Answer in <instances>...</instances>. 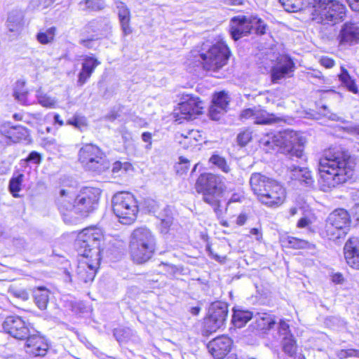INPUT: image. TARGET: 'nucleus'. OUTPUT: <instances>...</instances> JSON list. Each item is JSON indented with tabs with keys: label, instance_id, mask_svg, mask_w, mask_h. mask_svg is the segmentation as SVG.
I'll return each mask as SVG.
<instances>
[{
	"label": "nucleus",
	"instance_id": "nucleus-1",
	"mask_svg": "<svg viewBox=\"0 0 359 359\" xmlns=\"http://www.w3.org/2000/svg\"><path fill=\"white\" fill-rule=\"evenodd\" d=\"M354 165L350 156L339 149L325 150L318 160L321 190L330 191L345 183L353 175Z\"/></svg>",
	"mask_w": 359,
	"mask_h": 359
},
{
	"label": "nucleus",
	"instance_id": "nucleus-2",
	"mask_svg": "<svg viewBox=\"0 0 359 359\" xmlns=\"http://www.w3.org/2000/svg\"><path fill=\"white\" fill-rule=\"evenodd\" d=\"M250 184L258 201L267 207L277 208L285 200L286 191L283 185L259 172L251 175Z\"/></svg>",
	"mask_w": 359,
	"mask_h": 359
},
{
	"label": "nucleus",
	"instance_id": "nucleus-3",
	"mask_svg": "<svg viewBox=\"0 0 359 359\" xmlns=\"http://www.w3.org/2000/svg\"><path fill=\"white\" fill-rule=\"evenodd\" d=\"M260 144L267 151L277 150L297 158H301L303 154L304 140L297 132L291 130L266 134L261 139Z\"/></svg>",
	"mask_w": 359,
	"mask_h": 359
},
{
	"label": "nucleus",
	"instance_id": "nucleus-4",
	"mask_svg": "<svg viewBox=\"0 0 359 359\" xmlns=\"http://www.w3.org/2000/svg\"><path fill=\"white\" fill-rule=\"evenodd\" d=\"M195 189L197 193L202 194L203 201L210 205L216 213L220 210V198L225 190L222 176L212 173L201 174Z\"/></svg>",
	"mask_w": 359,
	"mask_h": 359
},
{
	"label": "nucleus",
	"instance_id": "nucleus-5",
	"mask_svg": "<svg viewBox=\"0 0 359 359\" xmlns=\"http://www.w3.org/2000/svg\"><path fill=\"white\" fill-rule=\"evenodd\" d=\"M129 248L133 260L137 264H144L155 252V236L148 228H137L130 235Z\"/></svg>",
	"mask_w": 359,
	"mask_h": 359
},
{
	"label": "nucleus",
	"instance_id": "nucleus-6",
	"mask_svg": "<svg viewBox=\"0 0 359 359\" xmlns=\"http://www.w3.org/2000/svg\"><path fill=\"white\" fill-rule=\"evenodd\" d=\"M310 9L311 20L322 25H334L346 14V7L335 0H314Z\"/></svg>",
	"mask_w": 359,
	"mask_h": 359
},
{
	"label": "nucleus",
	"instance_id": "nucleus-7",
	"mask_svg": "<svg viewBox=\"0 0 359 359\" xmlns=\"http://www.w3.org/2000/svg\"><path fill=\"white\" fill-rule=\"evenodd\" d=\"M104 236L100 229L90 227L82 230L78 234L75 241V247L79 255L83 257H100V253L104 251L105 246Z\"/></svg>",
	"mask_w": 359,
	"mask_h": 359
},
{
	"label": "nucleus",
	"instance_id": "nucleus-8",
	"mask_svg": "<svg viewBox=\"0 0 359 359\" xmlns=\"http://www.w3.org/2000/svg\"><path fill=\"white\" fill-rule=\"evenodd\" d=\"M230 51L224 41L215 44L205 43L199 51L203 68L206 71L216 72L223 67L229 60Z\"/></svg>",
	"mask_w": 359,
	"mask_h": 359
},
{
	"label": "nucleus",
	"instance_id": "nucleus-9",
	"mask_svg": "<svg viewBox=\"0 0 359 359\" xmlns=\"http://www.w3.org/2000/svg\"><path fill=\"white\" fill-rule=\"evenodd\" d=\"M112 208L123 224H130L135 221L139 212L137 200L129 192L116 193L112 198Z\"/></svg>",
	"mask_w": 359,
	"mask_h": 359
},
{
	"label": "nucleus",
	"instance_id": "nucleus-10",
	"mask_svg": "<svg viewBox=\"0 0 359 359\" xmlns=\"http://www.w3.org/2000/svg\"><path fill=\"white\" fill-rule=\"evenodd\" d=\"M79 161L86 170L97 174L109 168L104 152L93 144H86L79 149Z\"/></svg>",
	"mask_w": 359,
	"mask_h": 359
},
{
	"label": "nucleus",
	"instance_id": "nucleus-11",
	"mask_svg": "<svg viewBox=\"0 0 359 359\" xmlns=\"http://www.w3.org/2000/svg\"><path fill=\"white\" fill-rule=\"evenodd\" d=\"M266 25L262 19L254 15H238L231 20L230 34L234 41L255 30L256 34L265 33Z\"/></svg>",
	"mask_w": 359,
	"mask_h": 359
},
{
	"label": "nucleus",
	"instance_id": "nucleus-12",
	"mask_svg": "<svg viewBox=\"0 0 359 359\" xmlns=\"http://www.w3.org/2000/svg\"><path fill=\"white\" fill-rule=\"evenodd\" d=\"M228 305L225 302H215L209 308V315L203 323V335L208 336L225 325L228 316Z\"/></svg>",
	"mask_w": 359,
	"mask_h": 359
},
{
	"label": "nucleus",
	"instance_id": "nucleus-13",
	"mask_svg": "<svg viewBox=\"0 0 359 359\" xmlns=\"http://www.w3.org/2000/svg\"><path fill=\"white\" fill-rule=\"evenodd\" d=\"M101 191L95 187H83L76 196V215L80 217H86L93 211L97 205Z\"/></svg>",
	"mask_w": 359,
	"mask_h": 359
},
{
	"label": "nucleus",
	"instance_id": "nucleus-14",
	"mask_svg": "<svg viewBox=\"0 0 359 359\" xmlns=\"http://www.w3.org/2000/svg\"><path fill=\"white\" fill-rule=\"evenodd\" d=\"M75 199L76 195L70 189H61L55 199L56 205L67 224H74L79 220L76 215Z\"/></svg>",
	"mask_w": 359,
	"mask_h": 359
},
{
	"label": "nucleus",
	"instance_id": "nucleus-15",
	"mask_svg": "<svg viewBox=\"0 0 359 359\" xmlns=\"http://www.w3.org/2000/svg\"><path fill=\"white\" fill-rule=\"evenodd\" d=\"M2 327L6 333L18 340H25L34 330L29 323L18 316L6 318L2 323Z\"/></svg>",
	"mask_w": 359,
	"mask_h": 359
},
{
	"label": "nucleus",
	"instance_id": "nucleus-16",
	"mask_svg": "<svg viewBox=\"0 0 359 359\" xmlns=\"http://www.w3.org/2000/svg\"><path fill=\"white\" fill-rule=\"evenodd\" d=\"M186 97L174 112L176 121L179 123H182L183 120L192 119L196 115L202 114V102L198 97L189 95Z\"/></svg>",
	"mask_w": 359,
	"mask_h": 359
},
{
	"label": "nucleus",
	"instance_id": "nucleus-17",
	"mask_svg": "<svg viewBox=\"0 0 359 359\" xmlns=\"http://www.w3.org/2000/svg\"><path fill=\"white\" fill-rule=\"evenodd\" d=\"M242 121L251 120L255 124L270 125L279 123L283 118L273 114H269L261 106L243 109L240 114Z\"/></svg>",
	"mask_w": 359,
	"mask_h": 359
},
{
	"label": "nucleus",
	"instance_id": "nucleus-18",
	"mask_svg": "<svg viewBox=\"0 0 359 359\" xmlns=\"http://www.w3.org/2000/svg\"><path fill=\"white\" fill-rule=\"evenodd\" d=\"M294 69L295 65L292 58L287 55H280L271 69L272 82L276 83L280 79L292 76Z\"/></svg>",
	"mask_w": 359,
	"mask_h": 359
},
{
	"label": "nucleus",
	"instance_id": "nucleus-19",
	"mask_svg": "<svg viewBox=\"0 0 359 359\" xmlns=\"http://www.w3.org/2000/svg\"><path fill=\"white\" fill-rule=\"evenodd\" d=\"M25 339V351L29 355L36 357L44 356L46 354L48 349V343L36 330L34 329Z\"/></svg>",
	"mask_w": 359,
	"mask_h": 359
},
{
	"label": "nucleus",
	"instance_id": "nucleus-20",
	"mask_svg": "<svg viewBox=\"0 0 359 359\" xmlns=\"http://www.w3.org/2000/svg\"><path fill=\"white\" fill-rule=\"evenodd\" d=\"M232 344L231 338L221 335L210 341L207 348L214 359H223L230 352Z\"/></svg>",
	"mask_w": 359,
	"mask_h": 359
},
{
	"label": "nucleus",
	"instance_id": "nucleus-21",
	"mask_svg": "<svg viewBox=\"0 0 359 359\" xmlns=\"http://www.w3.org/2000/svg\"><path fill=\"white\" fill-rule=\"evenodd\" d=\"M7 34L11 40L18 38L24 27V14L21 11H12L9 13L6 22Z\"/></svg>",
	"mask_w": 359,
	"mask_h": 359
},
{
	"label": "nucleus",
	"instance_id": "nucleus-22",
	"mask_svg": "<svg viewBox=\"0 0 359 359\" xmlns=\"http://www.w3.org/2000/svg\"><path fill=\"white\" fill-rule=\"evenodd\" d=\"M344 254L347 264L359 270V239L357 237H351L346 242Z\"/></svg>",
	"mask_w": 359,
	"mask_h": 359
},
{
	"label": "nucleus",
	"instance_id": "nucleus-23",
	"mask_svg": "<svg viewBox=\"0 0 359 359\" xmlns=\"http://www.w3.org/2000/svg\"><path fill=\"white\" fill-rule=\"evenodd\" d=\"M338 39L341 45L353 46L359 43V25L346 22L341 27Z\"/></svg>",
	"mask_w": 359,
	"mask_h": 359
},
{
	"label": "nucleus",
	"instance_id": "nucleus-24",
	"mask_svg": "<svg viewBox=\"0 0 359 359\" xmlns=\"http://www.w3.org/2000/svg\"><path fill=\"white\" fill-rule=\"evenodd\" d=\"M90 260L81 261L77 267L79 278L85 283L92 281L100 264V257L90 258Z\"/></svg>",
	"mask_w": 359,
	"mask_h": 359
},
{
	"label": "nucleus",
	"instance_id": "nucleus-25",
	"mask_svg": "<svg viewBox=\"0 0 359 359\" xmlns=\"http://www.w3.org/2000/svg\"><path fill=\"white\" fill-rule=\"evenodd\" d=\"M230 98L224 91L216 93L212 98V104L210 107V116L212 120H218L219 114L226 111Z\"/></svg>",
	"mask_w": 359,
	"mask_h": 359
},
{
	"label": "nucleus",
	"instance_id": "nucleus-26",
	"mask_svg": "<svg viewBox=\"0 0 359 359\" xmlns=\"http://www.w3.org/2000/svg\"><path fill=\"white\" fill-rule=\"evenodd\" d=\"M100 64V62L93 56H83L81 69L78 75L77 85L82 86L86 83Z\"/></svg>",
	"mask_w": 359,
	"mask_h": 359
},
{
	"label": "nucleus",
	"instance_id": "nucleus-27",
	"mask_svg": "<svg viewBox=\"0 0 359 359\" xmlns=\"http://www.w3.org/2000/svg\"><path fill=\"white\" fill-rule=\"evenodd\" d=\"M276 324L274 317L266 313L257 312L254 315L252 326L254 329L266 332Z\"/></svg>",
	"mask_w": 359,
	"mask_h": 359
},
{
	"label": "nucleus",
	"instance_id": "nucleus-28",
	"mask_svg": "<svg viewBox=\"0 0 359 359\" xmlns=\"http://www.w3.org/2000/svg\"><path fill=\"white\" fill-rule=\"evenodd\" d=\"M289 169L290 172V178L292 180H297L301 183H304L307 186H310L313 183L314 181L311 172L307 168L292 165Z\"/></svg>",
	"mask_w": 359,
	"mask_h": 359
},
{
	"label": "nucleus",
	"instance_id": "nucleus-29",
	"mask_svg": "<svg viewBox=\"0 0 359 359\" xmlns=\"http://www.w3.org/2000/svg\"><path fill=\"white\" fill-rule=\"evenodd\" d=\"M332 224L344 229L348 230L350 217L348 212L344 209H337L330 214L327 219Z\"/></svg>",
	"mask_w": 359,
	"mask_h": 359
},
{
	"label": "nucleus",
	"instance_id": "nucleus-30",
	"mask_svg": "<svg viewBox=\"0 0 359 359\" xmlns=\"http://www.w3.org/2000/svg\"><path fill=\"white\" fill-rule=\"evenodd\" d=\"M116 9L123 32L124 35H128L132 32L130 11L123 2L116 3Z\"/></svg>",
	"mask_w": 359,
	"mask_h": 359
},
{
	"label": "nucleus",
	"instance_id": "nucleus-31",
	"mask_svg": "<svg viewBox=\"0 0 359 359\" xmlns=\"http://www.w3.org/2000/svg\"><path fill=\"white\" fill-rule=\"evenodd\" d=\"M88 28L96 32L97 39L106 36L111 29L110 22L107 18H99L91 21Z\"/></svg>",
	"mask_w": 359,
	"mask_h": 359
},
{
	"label": "nucleus",
	"instance_id": "nucleus-32",
	"mask_svg": "<svg viewBox=\"0 0 359 359\" xmlns=\"http://www.w3.org/2000/svg\"><path fill=\"white\" fill-rule=\"evenodd\" d=\"M253 317L254 315L251 311L235 307L233 309L231 322L235 327L241 328L244 327L249 320L253 319Z\"/></svg>",
	"mask_w": 359,
	"mask_h": 359
},
{
	"label": "nucleus",
	"instance_id": "nucleus-33",
	"mask_svg": "<svg viewBox=\"0 0 359 359\" xmlns=\"http://www.w3.org/2000/svg\"><path fill=\"white\" fill-rule=\"evenodd\" d=\"M1 132L13 142L27 140L29 137L28 130L21 126L11 127L6 133L3 130H1Z\"/></svg>",
	"mask_w": 359,
	"mask_h": 359
},
{
	"label": "nucleus",
	"instance_id": "nucleus-34",
	"mask_svg": "<svg viewBox=\"0 0 359 359\" xmlns=\"http://www.w3.org/2000/svg\"><path fill=\"white\" fill-rule=\"evenodd\" d=\"M347 230L344 229L338 226L332 224L331 222L326 221L325 226V234L329 240L335 241L347 233Z\"/></svg>",
	"mask_w": 359,
	"mask_h": 359
},
{
	"label": "nucleus",
	"instance_id": "nucleus-35",
	"mask_svg": "<svg viewBox=\"0 0 359 359\" xmlns=\"http://www.w3.org/2000/svg\"><path fill=\"white\" fill-rule=\"evenodd\" d=\"M339 79L350 92L354 94L358 93V88L355 80L352 79L347 69L344 67H341V72L339 74Z\"/></svg>",
	"mask_w": 359,
	"mask_h": 359
},
{
	"label": "nucleus",
	"instance_id": "nucleus-36",
	"mask_svg": "<svg viewBox=\"0 0 359 359\" xmlns=\"http://www.w3.org/2000/svg\"><path fill=\"white\" fill-rule=\"evenodd\" d=\"M49 291L44 287H38L34 292L35 304L41 310L46 309L48 303Z\"/></svg>",
	"mask_w": 359,
	"mask_h": 359
},
{
	"label": "nucleus",
	"instance_id": "nucleus-37",
	"mask_svg": "<svg viewBox=\"0 0 359 359\" xmlns=\"http://www.w3.org/2000/svg\"><path fill=\"white\" fill-rule=\"evenodd\" d=\"M283 244L293 249H310L313 245L306 240L299 239L292 236H287L282 241Z\"/></svg>",
	"mask_w": 359,
	"mask_h": 359
},
{
	"label": "nucleus",
	"instance_id": "nucleus-38",
	"mask_svg": "<svg viewBox=\"0 0 359 359\" xmlns=\"http://www.w3.org/2000/svg\"><path fill=\"white\" fill-rule=\"evenodd\" d=\"M283 352L290 357H293L297 353V344L294 337H283L282 341Z\"/></svg>",
	"mask_w": 359,
	"mask_h": 359
},
{
	"label": "nucleus",
	"instance_id": "nucleus-39",
	"mask_svg": "<svg viewBox=\"0 0 359 359\" xmlns=\"http://www.w3.org/2000/svg\"><path fill=\"white\" fill-rule=\"evenodd\" d=\"M36 97L39 104L43 107L54 109L57 105V100L51 97L41 90H39L36 91Z\"/></svg>",
	"mask_w": 359,
	"mask_h": 359
},
{
	"label": "nucleus",
	"instance_id": "nucleus-40",
	"mask_svg": "<svg viewBox=\"0 0 359 359\" xmlns=\"http://www.w3.org/2000/svg\"><path fill=\"white\" fill-rule=\"evenodd\" d=\"M209 161L224 173H230L231 171V168L227 161L219 155H212L210 158Z\"/></svg>",
	"mask_w": 359,
	"mask_h": 359
},
{
	"label": "nucleus",
	"instance_id": "nucleus-41",
	"mask_svg": "<svg viewBox=\"0 0 359 359\" xmlns=\"http://www.w3.org/2000/svg\"><path fill=\"white\" fill-rule=\"evenodd\" d=\"M24 179V175L18 173L17 175H13L9 182V191L13 196L18 197V193L21 190V185Z\"/></svg>",
	"mask_w": 359,
	"mask_h": 359
},
{
	"label": "nucleus",
	"instance_id": "nucleus-42",
	"mask_svg": "<svg viewBox=\"0 0 359 359\" xmlns=\"http://www.w3.org/2000/svg\"><path fill=\"white\" fill-rule=\"evenodd\" d=\"M67 124L74 126L75 128L83 131L88 128V123L86 117L75 114L67 121Z\"/></svg>",
	"mask_w": 359,
	"mask_h": 359
},
{
	"label": "nucleus",
	"instance_id": "nucleus-43",
	"mask_svg": "<svg viewBox=\"0 0 359 359\" xmlns=\"http://www.w3.org/2000/svg\"><path fill=\"white\" fill-rule=\"evenodd\" d=\"M287 12H297L304 8V0H279Z\"/></svg>",
	"mask_w": 359,
	"mask_h": 359
},
{
	"label": "nucleus",
	"instance_id": "nucleus-44",
	"mask_svg": "<svg viewBox=\"0 0 359 359\" xmlns=\"http://www.w3.org/2000/svg\"><path fill=\"white\" fill-rule=\"evenodd\" d=\"M83 10L99 11L104 8V3L102 0H84L79 3Z\"/></svg>",
	"mask_w": 359,
	"mask_h": 359
},
{
	"label": "nucleus",
	"instance_id": "nucleus-45",
	"mask_svg": "<svg viewBox=\"0 0 359 359\" xmlns=\"http://www.w3.org/2000/svg\"><path fill=\"white\" fill-rule=\"evenodd\" d=\"M55 34V28L52 27L48 28L44 32H39L36 35V39L41 44H47L53 41Z\"/></svg>",
	"mask_w": 359,
	"mask_h": 359
},
{
	"label": "nucleus",
	"instance_id": "nucleus-46",
	"mask_svg": "<svg viewBox=\"0 0 359 359\" xmlns=\"http://www.w3.org/2000/svg\"><path fill=\"white\" fill-rule=\"evenodd\" d=\"M25 86V82L23 81H18L14 88L13 96L15 100L20 102L21 104L25 105H28L29 103L27 102V90L19 91L18 87L23 88Z\"/></svg>",
	"mask_w": 359,
	"mask_h": 359
},
{
	"label": "nucleus",
	"instance_id": "nucleus-47",
	"mask_svg": "<svg viewBox=\"0 0 359 359\" xmlns=\"http://www.w3.org/2000/svg\"><path fill=\"white\" fill-rule=\"evenodd\" d=\"M132 335V330L127 327H119L114 330V336L118 342L128 340Z\"/></svg>",
	"mask_w": 359,
	"mask_h": 359
},
{
	"label": "nucleus",
	"instance_id": "nucleus-48",
	"mask_svg": "<svg viewBox=\"0 0 359 359\" xmlns=\"http://www.w3.org/2000/svg\"><path fill=\"white\" fill-rule=\"evenodd\" d=\"M180 161L175 165L177 172L182 175L187 172L189 168V161L184 157H180Z\"/></svg>",
	"mask_w": 359,
	"mask_h": 359
},
{
	"label": "nucleus",
	"instance_id": "nucleus-49",
	"mask_svg": "<svg viewBox=\"0 0 359 359\" xmlns=\"http://www.w3.org/2000/svg\"><path fill=\"white\" fill-rule=\"evenodd\" d=\"M252 139V133L250 130H245L237 136V142L241 147L245 146Z\"/></svg>",
	"mask_w": 359,
	"mask_h": 359
},
{
	"label": "nucleus",
	"instance_id": "nucleus-50",
	"mask_svg": "<svg viewBox=\"0 0 359 359\" xmlns=\"http://www.w3.org/2000/svg\"><path fill=\"white\" fill-rule=\"evenodd\" d=\"M181 136L184 137L185 142L187 141L189 143H191L192 140L198 142L200 140L198 137H201L199 132L195 130H190L185 133H182Z\"/></svg>",
	"mask_w": 359,
	"mask_h": 359
},
{
	"label": "nucleus",
	"instance_id": "nucleus-51",
	"mask_svg": "<svg viewBox=\"0 0 359 359\" xmlns=\"http://www.w3.org/2000/svg\"><path fill=\"white\" fill-rule=\"evenodd\" d=\"M278 333L283 337H293L291 334L289 325L283 320H280L278 323Z\"/></svg>",
	"mask_w": 359,
	"mask_h": 359
},
{
	"label": "nucleus",
	"instance_id": "nucleus-52",
	"mask_svg": "<svg viewBox=\"0 0 359 359\" xmlns=\"http://www.w3.org/2000/svg\"><path fill=\"white\" fill-rule=\"evenodd\" d=\"M55 0H32V6L37 9H43L52 5Z\"/></svg>",
	"mask_w": 359,
	"mask_h": 359
},
{
	"label": "nucleus",
	"instance_id": "nucleus-53",
	"mask_svg": "<svg viewBox=\"0 0 359 359\" xmlns=\"http://www.w3.org/2000/svg\"><path fill=\"white\" fill-rule=\"evenodd\" d=\"M142 140L143 142L147 143V144L145 146V149L147 150H150L151 149V144H152L151 133L149 132H144L142 134Z\"/></svg>",
	"mask_w": 359,
	"mask_h": 359
},
{
	"label": "nucleus",
	"instance_id": "nucleus-54",
	"mask_svg": "<svg viewBox=\"0 0 359 359\" xmlns=\"http://www.w3.org/2000/svg\"><path fill=\"white\" fill-rule=\"evenodd\" d=\"M41 155L36 151H32L26 158L28 162L39 164L41 162Z\"/></svg>",
	"mask_w": 359,
	"mask_h": 359
},
{
	"label": "nucleus",
	"instance_id": "nucleus-55",
	"mask_svg": "<svg viewBox=\"0 0 359 359\" xmlns=\"http://www.w3.org/2000/svg\"><path fill=\"white\" fill-rule=\"evenodd\" d=\"M320 63L325 68L330 69L334 67V61L328 57H322L320 60Z\"/></svg>",
	"mask_w": 359,
	"mask_h": 359
},
{
	"label": "nucleus",
	"instance_id": "nucleus-56",
	"mask_svg": "<svg viewBox=\"0 0 359 359\" xmlns=\"http://www.w3.org/2000/svg\"><path fill=\"white\" fill-rule=\"evenodd\" d=\"M243 198V196L239 193H234L227 201L226 205H229L231 203L240 202Z\"/></svg>",
	"mask_w": 359,
	"mask_h": 359
},
{
	"label": "nucleus",
	"instance_id": "nucleus-57",
	"mask_svg": "<svg viewBox=\"0 0 359 359\" xmlns=\"http://www.w3.org/2000/svg\"><path fill=\"white\" fill-rule=\"evenodd\" d=\"M350 8L355 12H359V0H346Z\"/></svg>",
	"mask_w": 359,
	"mask_h": 359
},
{
	"label": "nucleus",
	"instance_id": "nucleus-58",
	"mask_svg": "<svg viewBox=\"0 0 359 359\" xmlns=\"http://www.w3.org/2000/svg\"><path fill=\"white\" fill-rule=\"evenodd\" d=\"M332 280L337 284H340L343 283L344 277L341 273H336L332 275Z\"/></svg>",
	"mask_w": 359,
	"mask_h": 359
},
{
	"label": "nucleus",
	"instance_id": "nucleus-59",
	"mask_svg": "<svg viewBox=\"0 0 359 359\" xmlns=\"http://www.w3.org/2000/svg\"><path fill=\"white\" fill-rule=\"evenodd\" d=\"M146 203H148L147 208H148V210L149 212H156L158 205L154 201L147 200V201H146Z\"/></svg>",
	"mask_w": 359,
	"mask_h": 359
},
{
	"label": "nucleus",
	"instance_id": "nucleus-60",
	"mask_svg": "<svg viewBox=\"0 0 359 359\" xmlns=\"http://www.w3.org/2000/svg\"><path fill=\"white\" fill-rule=\"evenodd\" d=\"M309 224H310V220L308 218L303 217V218H301L298 221L297 226L299 228H304V227H306L307 226H309Z\"/></svg>",
	"mask_w": 359,
	"mask_h": 359
},
{
	"label": "nucleus",
	"instance_id": "nucleus-61",
	"mask_svg": "<svg viewBox=\"0 0 359 359\" xmlns=\"http://www.w3.org/2000/svg\"><path fill=\"white\" fill-rule=\"evenodd\" d=\"M346 353H347V358H351V357L359 358V350L358 349H353V348L346 349Z\"/></svg>",
	"mask_w": 359,
	"mask_h": 359
},
{
	"label": "nucleus",
	"instance_id": "nucleus-62",
	"mask_svg": "<svg viewBox=\"0 0 359 359\" xmlns=\"http://www.w3.org/2000/svg\"><path fill=\"white\" fill-rule=\"evenodd\" d=\"M250 234L255 236V239L257 241H260L262 238V233L259 229L257 228H253L250 231Z\"/></svg>",
	"mask_w": 359,
	"mask_h": 359
},
{
	"label": "nucleus",
	"instance_id": "nucleus-63",
	"mask_svg": "<svg viewBox=\"0 0 359 359\" xmlns=\"http://www.w3.org/2000/svg\"><path fill=\"white\" fill-rule=\"evenodd\" d=\"M122 165H123V164L121 162H119V161L115 162L112 166V169H111L112 172L114 174L118 172L121 170Z\"/></svg>",
	"mask_w": 359,
	"mask_h": 359
},
{
	"label": "nucleus",
	"instance_id": "nucleus-64",
	"mask_svg": "<svg viewBox=\"0 0 359 359\" xmlns=\"http://www.w3.org/2000/svg\"><path fill=\"white\" fill-rule=\"evenodd\" d=\"M337 355L340 359L347 358L346 350L341 349L337 352Z\"/></svg>",
	"mask_w": 359,
	"mask_h": 359
}]
</instances>
